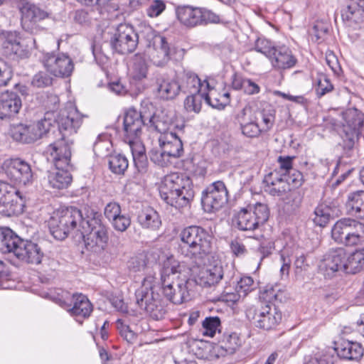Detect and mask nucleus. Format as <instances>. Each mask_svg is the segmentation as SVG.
<instances>
[{"instance_id": "f257e3e1", "label": "nucleus", "mask_w": 364, "mask_h": 364, "mask_svg": "<svg viewBox=\"0 0 364 364\" xmlns=\"http://www.w3.org/2000/svg\"><path fill=\"white\" fill-rule=\"evenodd\" d=\"M84 117L73 107L62 111L58 116L56 122L60 138L50 144L46 151L55 166V170L48 173V185L53 189L68 188L73 181L72 175L68 170L74 143L72 136L82 125Z\"/></svg>"}, {"instance_id": "f03ea898", "label": "nucleus", "mask_w": 364, "mask_h": 364, "mask_svg": "<svg viewBox=\"0 0 364 364\" xmlns=\"http://www.w3.org/2000/svg\"><path fill=\"white\" fill-rule=\"evenodd\" d=\"M182 266L173 256L168 257L161 270V285L164 296L175 304L190 299L191 288L196 282L182 272Z\"/></svg>"}, {"instance_id": "7ed1b4c3", "label": "nucleus", "mask_w": 364, "mask_h": 364, "mask_svg": "<svg viewBox=\"0 0 364 364\" xmlns=\"http://www.w3.org/2000/svg\"><path fill=\"white\" fill-rule=\"evenodd\" d=\"M318 272L326 278L333 277L336 272L355 274L364 269V247L348 254L343 247L329 250L319 262Z\"/></svg>"}, {"instance_id": "20e7f679", "label": "nucleus", "mask_w": 364, "mask_h": 364, "mask_svg": "<svg viewBox=\"0 0 364 364\" xmlns=\"http://www.w3.org/2000/svg\"><path fill=\"white\" fill-rule=\"evenodd\" d=\"M177 251L185 258L202 262L212 252L213 237L199 225H190L181 230Z\"/></svg>"}, {"instance_id": "39448f33", "label": "nucleus", "mask_w": 364, "mask_h": 364, "mask_svg": "<svg viewBox=\"0 0 364 364\" xmlns=\"http://www.w3.org/2000/svg\"><path fill=\"white\" fill-rule=\"evenodd\" d=\"M0 250L13 254L18 260L40 264L45 256L38 243L18 237L11 228L0 227Z\"/></svg>"}, {"instance_id": "423d86ee", "label": "nucleus", "mask_w": 364, "mask_h": 364, "mask_svg": "<svg viewBox=\"0 0 364 364\" xmlns=\"http://www.w3.org/2000/svg\"><path fill=\"white\" fill-rule=\"evenodd\" d=\"M159 193L164 201L178 209L189 206L195 196L192 181L180 173L165 176L159 187Z\"/></svg>"}, {"instance_id": "0eeeda50", "label": "nucleus", "mask_w": 364, "mask_h": 364, "mask_svg": "<svg viewBox=\"0 0 364 364\" xmlns=\"http://www.w3.org/2000/svg\"><path fill=\"white\" fill-rule=\"evenodd\" d=\"M82 211L75 207H68L56 210L48 221L51 235L57 240H63L70 234L74 233L80 237L83 222H85Z\"/></svg>"}, {"instance_id": "6e6552de", "label": "nucleus", "mask_w": 364, "mask_h": 364, "mask_svg": "<svg viewBox=\"0 0 364 364\" xmlns=\"http://www.w3.org/2000/svg\"><path fill=\"white\" fill-rule=\"evenodd\" d=\"M86 220L79 238L85 241L87 249L94 252L104 250L108 242V228L102 222V215L93 209L85 212Z\"/></svg>"}, {"instance_id": "1a4fd4ad", "label": "nucleus", "mask_w": 364, "mask_h": 364, "mask_svg": "<svg viewBox=\"0 0 364 364\" xmlns=\"http://www.w3.org/2000/svg\"><path fill=\"white\" fill-rule=\"evenodd\" d=\"M269 217L267 204L256 203L241 208L233 218L235 227L241 231H254L263 225Z\"/></svg>"}, {"instance_id": "9d476101", "label": "nucleus", "mask_w": 364, "mask_h": 364, "mask_svg": "<svg viewBox=\"0 0 364 364\" xmlns=\"http://www.w3.org/2000/svg\"><path fill=\"white\" fill-rule=\"evenodd\" d=\"M124 140H134L140 138L142 133V128L147 127L160 132L156 117L154 114L146 112H138L135 109H129L123 120Z\"/></svg>"}, {"instance_id": "9b49d317", "label": "nucleus", "mask_w": 364, "mask_h": 364, "mask_svg": "<svg viewBox=\"0 0 364 364\" xmlns=\"http://www.w3.org/2000/svg\"><path fill=\"white\" fill-rule=\"evenodd\" d=\"M152 280L151 277L145 278L141 288L136 291L135 296L138 306L153 319L158 321L164 318L166 310L161 304L159 295L153 291Z\"/></svg>"}, {"instance_id": "f8f14e48", "label": "nucleus", "mask_w": 364, "mask_h": 364, "mask_svg": "<svg viewBox=\"0 0 364 364\" xmlns=\"http://www.w3.org/2000/svg\"><path fill=\"white\" fill-rule=\"evenodd\" d=\"M0 45L5 55L27 58L36 48V39L32 37L21 38L16 31L0 29Z\"/></svg>"}, {"instance_id": "ddd939ff", "label": "nucleus", "mask_w": 364, "mask_h": 364, "mask_svg": "<svg viewBox=\"0 0 364 364\" xmlns=\"http://www.w3.org/2000/svg\"><path fill=\"white\" fill-rule=\"evenodd\" d=\"M343 119L340 135L343 139V149L348 152L353 149L358 139L364 124V114L356 108H349L343 113ZM346 154L350 156L348 153Z\"/></svg>"}, {"instance_id": "4468645a", "label": "nucleus", "mask_w": 364, "mask_h": 364, "mask_svg": "<svg viewBox=\"0 0 364 364\" xmlns=\"http://www.w3.org/2000/svg\"><path fill=\"white\" fill-rule=\"evenodd\" d=\"M50 127V122L46 119L33 124L13 123L10 124L9 134L16 142L23 144H32L48 133Z\"/></svg>"}, {"instance_id": "2eb2a0df", "label": "nucleus", "mask_w": 364, "mask_h": 364, "mask_svg": "<svg viewBox=\"0 0 364 364\" xmlns=\"http://www.w3.org/2000/svg\"><path fill=\"white\" fill-rule=\"evenodd\" d=\"M17 6L21 14V25L25 31L36 34L44 29L41 23L49 18L47 11L28 0H20Z\"/></svg>"}, {"instance_id": "dca6fc26", "label": "nucleus", "mask_w": 364, "mask_h": 364, "mask_svg": "<svg viewBox=\"0 0 364 364\" xmlns=\"http://www.w3.org/2000/svg\"><path fill=\"white\" fill-rule=\"evenodd\" d=\"M139 36L132 25L120 23L109 39L112 50L121 55L133 53L137 48Z\"/></svg>"}, {"instance_id": "f3484780", "label": "nucleus", "mask_w": 364, "mask_h": 364, "mask_svg": "<svg viewBox=\"0 0 364 364\" xmlns=\"http://www.w3.org/2000/svg\"><path fill=\"white\" fill-rule=\"evenodd\" d=\"M246 316L260 329H274L282 321V313L274 305L265 304L260 308L251 306L246 310Z\"/></svg>"}, {"instance_id": "a211bd4d", "label": "nucleus", "mask_w": 364, "mask_h": 364, "mask_svg": "<svg viewBox=\"0 0 364 364\" xmlns=\"http://www.w3.org/2000/svg\"><path fill=\"white\" fill-rule=\"evenodd\" d=\"M228 200V192L223 181H217L208 185L202 192L201 205L205 212L215 213Z\"/></svg>"}, {"instance_id": "6ab92c4d", "label": "nucleus", "mask_w": 364, "mask_h": 364, "mask_svg": "<svg viewBox=\"0 0 364 364\" xmlns=\"http://www.w3.org/2000/svg\"><path fill=\"white\" fill-rule=\"evenodd\" d=\"M24 200L21 193L8 183L0 181V214L11 217L23 212Z\"/></svg>"}, {"instance_id": "aec40b11", "label": "nucleus", "mask_w": 364, "mask_h": 364, "mask_svg": "<svg viewBox=\"0 0 364 364\" xmlns=\"http://www.w3.org/2000/svg\"><path fill=\"white\" fill-rule=\"evenodd\" d=\"M43 64L47 71L56 77H68L74 69L73 60L65 54L48 53L43 57Z\"/></svg>"}, {"instance_id": "412c9836", "label": "nucleus", "mask_w": 364, "mask_h": 364, "mask_svg": "<svg viewBox=\"0 0 364 364\" xmlns=\"http://www.w3.org/2000/svg\"><path fill=\"white\" fill-rule=\"evenodd\" d=\"M7 174L16 183L28 185L33 182V173L28 163L19 159H11L6 161Z\"/></svg>"}, {"instance_id": "4be33fe9", "label": "nucleus", "mask_w": 364, "mask_h": 364, "mask_svg": "<svg viewBox=\"0 0 364 364\" xmlns=\"http://www.w3.org/2000/svg\"><path fill=\"white\" fill-rule=\"evenodd\" d=\"M181 91L186 93L201 92L213 90L207 80L201 81L198 75L190 70H183L178 75Z\"/></svg>"}, {"instance_id": "5701e85b", "label": "nucleus", "mask_w": 364, "mask_h": 364, "mask_svg": "<svg viewBox=\"0 0 364 364\" xmlns=\"http://www.w3.org/2000/svg\"><path fill=\"white\" fill-rule=\"evenodd\" d=\"M22 107L20 95L14 91H5L0 94V118L1 119L14 117Z\"/></svg>"}, {"instance_id": "b1692460", "label": "nucleus", "mask_w": 364, "mask_h": 364, "mask_svg": "<svg viewBox=\"0 0 364 364\" xmlns=\"http://www.w3.org/2000/svg\"><path fill=\"white\" fill-rule=\"evenodd\" d=\"M243 135L249 138L258 137L262 130L258 124V117H255L250 107H245L237 115Z\"/></svg>"}, {"instance_id": "393cba45", "label": "nucleus", "mask_w": 364, "mask_h": 364, "mask_svg": "<svg viewBox=\"0 0 364 364\" xmlns=\"http://www.w3.org/2000/svg\"><path fill=\"white\" fill-rule=\"evenodd\" d=\"M341 13L343 21L350 26L363 23L364 0H347Z\"/></svg>"}, {"instance_id": "a878e982", "label": "nucleus", "mask_w": 364, "mask_h": 364, "mask_svg": "<svg viewBox=\"0 0 364 364\" xmlns=\"http://www.w3.org/2000/svg\"><path fill=\"white\" fill-rule=\"evenodd\" d=\"M159 97L163 100H174L181 92L179 82L163 75H159L156 80Z\"/></svg>"}, {"instance_id": "bb28decb", "label": "nucleus", "mask_w": 364, "mask_h": 364, "mask_svg": "<svg viewBox=\"0 0 364 364\" xmlns=\"http://www.w3.org/2000/svg\"><path fill=\"white\" fill-rule=\"evenodd\" d=\"M160 149L171 158L178 159L183 154V146L181 138L173 132L161 134L159 139Z\"/></svg>"}, {"instance_id": "cd10ccee", "label": "nucleus", "mask_w": 364, "mask_h": 364, "mask_svg": "<svg viewBox=\"0 0 364 364\" xmlns=\"http://www.w3.org/2000/svg\"><path fill=\"white\" fill-rule=\"evenodd\" d=\"M176 14L179 22L188 28L201 25V11L199 7L189 5L178 6Z\"/></svg>"}, {"instance_id": "c85d7f7f", "label": "nucleus", "mask_w": 364, "mask_h": 364, "mask_svg": "<svg viewBox=\"0 0 364 364\" xmlns=\"http://www.w3.org/2000/svg\"><path fill=\"white\" fill-rule=\"evenodd\" d=\"M270 60L273 67L278 70L290 69L297 63L292 51L285 46L277 47Z\"/></svg>"}, {"instance_id": "c756f323", "label": "nucleus", "mask_w": 364, "mask_h": 364, "mask_svg": "<svg viewBox=\"0 0 364 364\" xmlns=\"http://www.w3.org/2000/svg\"><path fill=\"white\" fill-rule=\"evenodd\" d=\"M264 182L267 184L265 191L273 196H282L287 191L290 190L285 177L282 173L274 171L266 175Z\"/></svg>"}, {"instance_id": "7c9ffc66", "label": "nucleus", "mask_w": 364, "mask_h": 364, "mask_svg": "<svg viewBox=\"0 0 364 364\" xmlns=\"http://www.w3.org/2000/svg\"><path fill=\"white\" fill-rule=\"evenodd\" d=\"M209 93H206L205 91L201 92L190 93V95L187 96L184 101V107L188 112H194L198 113L200 111L202 105V99H204L205 102L213 107H218V100L216 98L213 100V90H208Z\"/></svg>"}, {"instance_id": "2f4dec72", "label": "nucleus", "mask_w": 364, "mask_h": 364, "mask_svg": "<svg viewBox=\"0 0 364 364\" xmlns=\"http://www.w3.org/2000/svg\"><path fill=\"white\" fill-rule=\"evenodd\" d=\"M335 350L341 358L348 360H358L363 355V348L359 343L347 340L336 343Z\"/></svg>"}, {"instance_id": "473e14b6", "label": "nucleus", "mask_w": 364, "mask_h": 364, "mask_svg": "<svg viewBox=\"0 0 364 364\" xmlns=\"http://www.w3.org/2000/svg\"><path fill=\"white\" fill-rule=\"evenodd\" d=\"M345 205L348 215L364 220V191L348 193Z\"/></svg>"}, {"instance_id": "72a5a7b5", "label": "nucleus", "mask_w": 364, "mask_h": 364, "mask_svg": "<svg viewBox=\"0 0 364 364\" xmlns=\"http://www.w3.org/2000/svg\"><path fill=\"white\" fill-rule=\"evenodd\" d=\"M150 57L154 65L158 67H164L169 62L171 48L166 38H156V44L153 46Z\"/></svg>"}, {"instance_id": "f704fd0d", "label": "nucleus", "mask_w": 364, "mask_h": 364, "mask_svg": "<svg viewBox=\"0 0 364 364\" xmlns=\"http://www.w3.org/2000/svg\"><path fill=\"white\" fill-rule=\"evenodd\" d=\"M73 307L68 309V311L74 316H80L87 318L90 316L93 310L92 305L85 295L82 294H74L73 295Z\"/></svg>"}, {"instance_id": "c9c22d12", "label": "nucleus", "mask_w": 364, "mask_h": 364, "mask_svg": "<svg viewBox=\"0 0 364 364\" xmlns=\"http://www.w3.org/2000/svg\"><path fill=\"white\" fill-rule=\"evenodd\" d=\"M223 277V269L220 264L210 266L200 271L198 280L200 285L209 287L217 284Z\"/></svg>"}, {"instance_id": "e433bc0d", "label": "nucleus", "mask_w": 364, "mask_h": 364, "mask_svg": "<svg viewBox=\"0 0 364 364\" xmlns=\"http://www.w3.org/2000/svg\"><path fill=\"white\" fill-rule=\"evenodd\" d=\"M346 246L353 247L364 241V223L349 218Z\"/></svg>"}, {"instance_id": "4c0bfd02", "label": "nucleus", "mask_w": 364, "mask_h": 364, "mask_svg": "<svg viewBox=\"0 0 364 364\" xmlns=\"http://www.w3.org/2000/svg\"><path fill=\"white\" fill-rule=\"evenodd\" d=\"M139 223L144 228L156 230L161 225L159 213L152 208L148 207L142 210L138 215Z\"/></svg>"}, {"instance_id": "58836bf2", "label": "nucleus", "mask_w": 364, "mask_h": 364, "mask_svg": "<svg viewBox=\"0 0 364 364\" xmlns=\"http://www.w3.org/2000/svg\"><path fill=\"white\" fill-rule=\"evenodd\" d=\"M232 87L235 90H242L248 95H256L260 92V87L256 82L237 73L232 76Z\"/></svg>"}, {"instance_id": "ea45409f", "label": "nucleus", "mask_w": 364, "mask_h": 364, "mask_svg": "<svg viewBox=\"0 0 364 364\" xmlns=\"http://www.w3.org/2000/svg\"><path fill=\"white\" fill-rule=\"evenodd\" d=\"M242 341L236 333L225 334L220 341L219 353L222 355H232L241 346Z\"/></svg>"}, {"instance_id": "a19ab883", "label": "nucleus", "mask_w": 364, "mask_h": 364, "mask_svg": "<svg viewBox=\"0 0 364 364\" xmlns=\"http://www.w3.org/2000/svg\"><path fill=\"white\" fill-rule=\"evenodd\" d=\"M275 113V109L269 104H267L262 109L253 113L255 117H258V121L259 119L262 121L259 126L263 132H267L273 127Z\"/></svg>"}, {"instance_id": "79ce46f5", "label": "nucleus", "mask_w": 364, "mask_h": 364, "mask_svg": "<svg viewBox=\"0 0 364 364\" xmlns=\"http://www.w3.org/2000/svg\"><path fill=\"white\" fill-rule=\"evenodd\" d=\"M349 218L338 220L331 229V237L334 241L346 246Z\"/></svg>"}, {"instance_id": "37998d69", "label": "nucleus", "mask_w": 364, "mask_h": 364, "mask_svg": "<svg viewBox=\"0 0 364 364\" xmlns=\"http://www.w3.org/2000/svg\"><path fill=\"white\" fill-rule=\"evenodd\" d=\"M148 65L145 58L136 54L133 58L132 77L133 80L141 81L147 77Z\"/></svg>"}, {"instance_id": "c03bdc74", "label": "nucleus", "mask_w": 364, "mask_h": 364, "mask_svg": "<svg viewBox=\"0 0 364 364\" xmlns=\"http://www.w3.org/2000/svg\"><path fill=\"white\" fill-rule=\"evenodd\" d=\"M315 217L314 218V222L316 225L320 227L326 226L331 218L333 217V210L331 208L326 204L318 205L314 210Z\"/></svg>"}, {"instance_id": "a18cd8bd", "label": "nucleus", "mask_w": 364, "mask_h": 364, "mask_svg": "<svg viewBox=\"0 0 364 364\" xmlns=\"http://www.w3.org/2000/svg\"><path fill=\"white\" fill-rule=\"evenodd\" d=\"M129 166L128 159L124 155L117 154L109 158V167L116 174H124Z\"/></svg>"}, {"instance_id": "49530a36", "label": "nucleus", "mask_w": 364, "mask_h": 364, "mask_svg": "<svg viewBox=\"0 0 364 364\" xmlns=\"http://www.w3.org/2000/svg\"><path fill=\"white\" fill-rule=\"evenodd\" d=\"M139 41H144L146 46L151 47L156 44V38H164V36L157 34L156 32L150 26H141L139 31H136Z\"/></svg>"}, {"instance_id": "de8ad7c7", "label": "nucleus", "mask_w": 364, "mask_h": 364, "mask_svg": "<svg viewBox=\"0 0 364 364\" xmlns=\"http://www.w3.org/2000/svg\"><path fill=\"white\" fill-rule=\"evenodd\" d=\"M112 148L110 140L105 135H99L93 145V151L95 155L100 157L108 156Z\"/></svg>"}, {"instance_id": "09e8293b", "label": "nucleus", "mask_w": 364, "mask_h": 364, "mask_svg": "<svg viewBox=\"0 0 364 364\" xmlns=\"http://www.w3.org/2000/svg\"><path fill=\"white\" fill-rule=\"evenodd\" d=\"M277 47L273 43L264 38L259 37L255 43L254 50L257 52L261 53L267 57L269 60L272 58L274 50Z\"/></svg>"}, {"instance_id": "8fccbe9b", "label": "nucleus", "mask_w": 364, "mask_h": 364, "mask_svg": "<svg viewBox=\"0 0 364 364\" xmlns=\"http://www.w3.org/2000/svg\"><path fill=\"white\" fill-rule=\"evenodd\" d=\"M202 326L204 329L203 334L213 337L218 330L220 331V320L217 316L208 317L203 321Z\"/></svg>"}, {"instance_id": "3c124183", "label": "nucleus", "mask_w": 364, "mask_h": 364, "mask_svg": "<svg viewBox=\"0 0 364 364\" xmlns=\"http://www.w3.org/2000/svg\"><path fill=\"white\" fill-rule=\"evenodd\" d=\"M333 87L330 80L324 75L318 77L316 84V92L318 97H321L326 94L332 91Z\"/></svg>"}, {"instance_id": "603ef678", "label": "nucleus", "mask_w": 364, "mask_h": 364, "mask_svg": "<svg viewBox=\"0 0 364 364\" xmlns=\"http://www.w3.org/2000/svg\"><path fill=\"white\" fill-rule=\"evenodd\" d=\"M149 157L152 162L155 164L164 167L170 164L171 156L164 152V149H152L149 152Z\"/></svg>"}, {"instance_id": "864d4df0", "label": "nucleus", "mask_w": 364, "mask_h": 364, "mask_svg": "<svg viewBox=\"0 0 364 364\" xmlns=\"http://www.w3.org/2000/svg\"><path fill=\"white\" fill-rule=\"evenodd\" d=\"M53 78L45 71H39L33 77L31 85L37 88H43L51 85Z\"/></svg>"}, {"instance_id": "5fc2aeb1", "label": "nucleus", "mask_w": 364, "mask_h": 364, "mask_svg": "<svg viewBox=\"0 0 364 364\" xmlns=\"http://www.w3.org/2000/svg\"><path fill=\"white\" fill-rule=\"evenodd\" d=\"M254 280L251 277L245 276L242 277L240 280L237 282L236 286V291L240 296V294H243V296H246L248 292L255 289Z\"/></svg>"}, {"instance_id": "6e6d98bb", "label": "nucleus", "mask_w": 364, "mask_h": 364, "mask_svg": "<svg viewBox=\"0 0 364 364\" xmlns=\"http://www.w3.org/2000/svg\"><path fill=\"white\" fill-rule=\"evenodd\" d=\"M117 328L119 331L120 335L128 342L133 343L136 338V333L131 330L130 327L125 323L124 321L122 318H119L117 321Z\"/></svg>"}, {"instance_id": "4d7b16f0", "label": "nucleus", "mask_w": 364, "mask_h": 364, "mask_svg": "<svg viewBox=\"0 0 364 364\" xmlns=\"http://www.w3.org/2000/svg\"><path fill=\"white\" fill-rule=\"evenodd\" d=\"M166 5L164 0H154L146 9L147 15L151 18L160 16L166 9Z\"/></svg>"}, {"instance_id": "13d9d810", "label": "nucleus", "mask_w": 364, "mask_h": 364, "mask_svg": "<svg viewBox=\"0 0 364 364\" xmlns=\"http://www.w3.org/2000/svg\"><path fill=\"white\" fill-rule=\"evenodd\" d=\"M114 230L119 232H124L131 225L129 217L119 214L117 218L110 221Z\"/></svg>"}, {"instance_id": "bf43d9fd", "label": "nucleus", "mask_w": 364, "mask_h": 364, "mask_svg": "<svg viewBox=\"0 0 364 364\" xmlns=\"http://www.w3.org/2000/svg\"><path fill=\"white\" fill-rule=\"evenodd\" d=\"M282 175L285 177V180L289 186L290 185L293 187H299L301 186L303 182V175L299 171L293 168L291 170V172H288L287 174L282 173Z\"/></svg>"}, {"instance_id": "052dcab7", "label": "nucleus", "mask_w": 364, "mask_h": 364, "mask_svg": "<svg viewBox=\"0 0 364 364\" xmlns=\"http://www.w3.org/2000/svg\"><path fill=\"white\" fill-rule=\"evenodd\" d=\"M328 31V28L322 23H317L314 25L311 31L312 40L319 43L323 40V38Z\"/></svg>"}, {"instance_id": "680f3d73", "label": "nucleus", "mask_w": 364, "mask_h": 364, "mask_svg": "<svg viewBox=\"0 0 364 364\" xmlns=\"http://www.w3.org/2000/svg\"><path fill=\"white\" fill-rule=\"evenodd\" d=\"M201 11V25L208 23H218L220 22V16L212 11L200 8Z\"/></svg>"}, {"instance_id": "e2e57ef3", "label": "nucleus", "mask_w": 364, "mask_h": 364, "mask_svg": "<svg viewBox=\"0 0 364 364\" xmlns=\"http://www.w3.org/2000/svg\"><path fill=\"white\" fill-rule=\"evenodd\" d=\"M121 213V207L117 202H109L105 208V216L111 221Z\"/></svg>"}, {"instance_id": "0e129e2a", "label": "nucleus", "mask_w": 364, "mask_h": 364, "mask_svg": "<svg viewBox=\"0 0 364 364\" xmlns=\"http://www.w3.org/2000/svg\"><path fill=\"white\" fill-rule=\"evenodd\" d=\"M124 141L129 145L132 156L146 154L145 147L140 138H136L134 140L129 139V140H124Z\"/></svg>"}, {"instance_id": "69168bd1", "label": "nucleus", "mask_w": 364, "mask_h": 364, "mask_svg": "<svg viewBox=\"0 0 364 364\" xmlns=\"http://www.w3.org/2000/svg\"><path fill=\"white\" fill-rule=\"evenodd\" d=\"M294 156H279L277 159V162L279 166V172L282 173H288V172H291L292 168V161L294 159Z\"/></svg>"}, {"instance_id": "338daca9", "label": "nucleus", "mask_w": 364, "mask_h": 364, "mask_svg": "<svg viewBox=\"0 0 364 364\" xmlns=\"http://www.w3.org/2000/svg\"><path fill=\"white\" fill-rule=\"evenodd\" d=\"M133 161L138 172H146L148 166V160L146 154L133 156Z\"/></svg>"}, {"instance_id": "774afa93", "label": "nucleus", "mask_w": 364, "mask_h": 364, "mask_svg": "<svg viewBox=\"0 0 364 364\" xmlns=\"http://www.w3.org/2000/svg\"><path fill=\"white\" fill-rule=\"evenodd\" d=\"M12 76L13 72L11 68L1 63L0 65V87L6 85Z\"/></svg>"}]
</instances>
